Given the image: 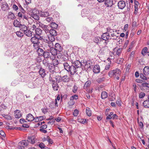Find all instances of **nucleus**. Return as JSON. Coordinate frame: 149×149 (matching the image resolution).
<instances>
[{
    "label": "nucleus",
    "mask_w": 149,
    "mask_h": 149,
    "mask_svg": "<svg viewBox=\"0 0 149 149\" xmlns=\"http://www.w3.org/2000/svg\"><path fill=\"white\" fill-rule=\"evenodd\" d=\"M121 73V70L118 69L111 70L108 73L109 76L110 77H113L114 79L118 80Z\"/></svg>",
    "instance_id": "1"
},
{
    "label": "nucleus",
    "mask_w": 149,
    "mask_h": 149,
    "mask_svg": "<svg viewBox=\"0 0 149 149\" xmlns=\"http://www.w3.org/2000/svg\"><path fill=\"white\" fill-rule=\"evenodd\" d=\"M43 39V37L42 36H40L39 37H37L34 36L31 38L30 40L31 42L33 44V46L34 48L38 46H39L40 42L39 40H41Z\"/></svg>",
    "instance_id": "2"
},
{
    "label": "nucleus",
    "mask_w": 149,
    "mask_h": 149,
    "mask_svg": "<svg viewBox=\"0 0 149 149\" xmlns=\"http://www.w3.org/2000/svg\"><path fill=\"white\" fill-rule=\"evenodd\" d=\"M110 36L108 34L107 32L103 33L101 36V42H102L103 44L102 47H105L108 42L107 41L110 38Z\"/></svg>",
    "instance_id": "3"
},
{
    "label": "nucleus",
    "mask_w": 149,
    "mask_h": 149,
    "mask_svg": "<svg viewBox=\"0 0 149 149\" xmlns=\"http://www.w3.org/2000/svg\"><path fill=\"white\" fill-rule=\"evenodd\" d=\"M28 142L27 140H23L19 142L18 145V149H25V148L29 145Z\"/></svg>",
    "instance_id": "4"
},
{
    "label": "nucleus",
    "mask_w": 149,
    "mask_h": 149,
    "mask_svg": "<svg viewBox=\"0 0 149 149\" xmlns=\"http://www.w3.org/2000/svg\"><path fill=\"white\" fill-rule=\"evenodd\" d=\"M71 59V56H70ZM72 60V64L74 66H75L77 69L79 68H80L81 66H84L83 64L82 63H81L79 60H76V61H74L73 60L71 59Z\"/></svg>",
    "instance_id": "5"
},
{
    "label": "nucleus",
    "mask_w": 149,
    "mask_h": 149,
    "mask_svg": "<svg viewBox=\"0 0 149 149\" xmlns=\"http://www.w3.org/2000/svg\"><path fill=\"white\" fill-rule=\"evenodd\" d=\"M77 70V69L72 64V65L70 66L69 70L68 71V72H70L71 75H73L75 73H76Z\"/></svg>",
    "instance_id": "6"
},
{
    "label": "nucleus",
    "mask_w": 149,
    "mask_h": 149,
    "mask_svg": "<svg viewBox=\"0 0 149 149\" xmlns=\"http://www.w3.org/2000/svg\"><path fill=\"white\" fill-rule=\"evenodd\" d=\"M83 66H84L87 69L93 68V63L91 61L88 60L85 62L83 63Z\"/></svg>",
    "instance_id": "7"
},
{
    "label": "nucleus",
    "mask_w": 149,
    "mask_h": 149,
    "mask_svg": "<svg viewBox=\"0 0 149 149\" xmlns=\"http://www.w3.org/2000/svg\"><path fill=\"white\" fill-rule=\"evenodd\" d=\"M47 42H46L45 48L47 51H49V50L53 47V44L52 41H48L47 40H46Z\"/></svg>",
    "instance_id": "8"
},
{
    "label": "nucleus",
    "mask_w": 149,
    "mask_h": 149,
    "mask_svg": "<svg viewBox=\"0 0 149 149\" xmlns=\"http://www.w3.org/2000/svg\"><path fill=\"white\" fill-rule=\"evenodd\" d=\"M34 48L36 50V52L39 56H42L43 55V54L45 52L43 49L40 48L39 46Z\"/></svg>",
    "instance_id": "9"
},
{
    "label": "nucleus",
    "mask_w": 149,
    "mask_h": 149,
    "mask_svg": "<svg viewBox=\"0 0 149 149\" xmlns=\"http://www.w3.org/2000/svg\"><path fill=\"white\" fill-rule=\"evenodd\" d=\"M118 6L119 8L122 9L125 8L126 6L125 2L123 1H120L118 2Z\"/></svg>",
    "instance_id": "10"
},
{
    "label": "nucleus",
    "mask_w": 149,
    "mask_h": 149,
    "mask_svg": "<svg viewBox=\"0 0 149 149\" xmlns=\"http://www.w3.org/2000/svg\"><path fill=\"white\" fill-rule=\"evenodd\" d=\"M27 140L28 141L29 143H30L32 144H34L36 141L35 137L33 136H28Z\"/></svg>",
    "instance_id": "11"
},
{
    "label": "nucleus",
    "mask_w": 149,
    "mask_h": 149,
    "mask_svg": "<svg viewBox=\"0 0 149 149\" xmlns=\"http://www.w3.org/2000/svg\"><path fill=\"white\" fill-rule=\"evenodd\" d=\"M101 37H95L93 39V42L97 44L99 43L100 44V45L102 47L103 44L102 42H101Z\"/></svg>",
    "instance_id": "12"
},
{
    "label": "nucleus",
    "mask_w": 149,
    "mask_h": 149,
    "mask_svg": "<svg viewBox=\"0 0 149 149\" xmlns=\"http://www.w3.org/2000/svg\"><path fill=\"white\" fill-rule=\"evenodd\" d=\"M104 4L107 7H111L113 4V1L112 0H105Z\"/></svg>",
    "instance_id": "13"
},
{
    "label": "nucleus",
    "mask_w": 149,
    "mask_h": 149,
    "mask_svg": "<svg viewBox=\"0 0 149 149\" xmlns=\"http://www.w3.org/2000/svg\"><path fill=\"white\" fill-rule=\"evenodd\" d=\"M70 62L69 60H67V61H65L63 63V66L64 69L67 71L70 69V68L71 65H70Z\"/></svg>",
    "instance_id": "14"
},
{
    "label": "nucleus",
    "mask_w": 149,
    "mask_h": 149,
    "mask_svg": "<svg viewBox=\"0 0 149 149\" xmlns=\"http://www.w3.org/2000/svg\"><path fill=\"white\" fill-rule=\"evenodd\" d=\"M50 58L52 60V63L54 66H56L58 64V61L56 59H55V57L54 56H51L50 57Z\"/></svg>",
    "instance_id": "15"
},
{
    "label": "nucleus",
    "mask_w": 149,
    "mask_h": 149,
    "mask_svg": "<svg viewBox=\"0 0 149 149\" xmlns=\"http://www.w3.org/2000/svg\"><path fill=\"white\" fill-rule=\"evenodd\" d=\"M34 117L31 113H29L28 114L26 118V120H27L28 121H31L33 120L34 121Z\"/></svg>",
    "instance_id": "16"
},
{
    "label": "nucleus",
    "mask_w": 149,
    "mask_h": 149,
    "mask_svg": "<svg viewBox=\"0 0 149 149\" xmlns=\"http://www.w3.org/2000/svg\"><path fill=\"white\" fill-rule=\"evenodd\" d=\"M61 81L64 82H68L70 81V78L67 75H65L61 78Z\"/></svg>",
    "instance_id": "17"
},
{
    "label": "nucleus",
    "mask_w": 149,
    "mask_h": 149,
    "mask_svg": "<svg viewBox=\"0 0 149 149\" xmlns=\"http://www.w3.org/2000/svg\"><path fill=\"white\" fill-rule=\"evenodd\" d=\"M143 73L146 76H148L149 75V67L145 66L143 70Z\"/></svg>",
    "instance_id": "18"
},
{
    "label": "nucleus",
    "mask_w": 149,
    "mask_h": 149,
    "mask_svg": "<svg viewBox=\"0 0 149 149\" xmlns=\"http://www.w3.org/2000/svg\"><path fill=\"white\" fill-rule=\"evenodd\" d=\"M100 66L98 65H96L93 67V71L95 73H98L100 72Z\"/></svg>",
    "instance_id": "19"
},
{
    "label": "nucleus",
    "mask_w": 149,
    "mask_h": 149,
    "mask_svg": "<svg viewBox=\"0 0 149 149\" xmlns=\"http://www.w3.org/2000/svg\"><path fill=\"white\" fill-rule=\"evenodd\" d=\"M50 49L49 50V51L51 54V55H52L51 56H54L55 57V56L57 54V51L53 47Z\"/></svg>",
    "instance_id": "20"
},
{
    "label": "nucleus",
    "mask_w": 149,
    "mask_h": 149,
    "mask_svg": "<svg viewBox=\"0 0 149 149\" xmlns=\"http://www.w3.org/2000/svg\"><path fill=\"white\" fill-rule=\"evenodd\" d=\"M54 48L58 52L61 51L62 49V47L61 45L58 43H56L54 45Z\"/></svg>",
    "instance_id": "21"
},
{
    "label": "nucleus",
    "mask_w": 149,
    "mask_h": 149,
    "mask_svg": "<svg viewBox=\"0 0 149 149\" xmlns=\"http://www.w3.org/2000/svg\"><path fill=\"white\" fill-rule=\"evenodd\" d=\"M15 116L16 118H19L22 116L21 112L18 110H16L15 111Z\"/></svg>",
    "instance_id": "22"
},
{
    "label": "nucleus",
    "mask_w": 149,
    "mask_h": 149,
    "mask_svg": "<svg viewBox=\"0 0 149 149\" xmlns=\"http://www.w3.org/2000/svg\"><path fill=\"white\" fill-rule=\"evenodd\" d=\"M107 32L109 36L110 35H111V36H113L115 35L114 30L111 29L110 27H108L107 28Z\"/></svg>",
    "instance_id": "23"
},
{
    "label": "nucleus",
    "mask_w": 149,
    "mask_h": 149,
    "mask_svg": "<svg viewBox=\"0 0 149 149\" xmlns=\"http://www.w3.org/2000/svg\"><path fill=\"white\" fill-rule=\"evenodd\" d=\"M39 72V74L42 77H44L46 74L45 70L42 68H40Z\"/></svg>",
    "instance_id": "24"
},
{
    "label": "nucleus",
    "mask_w": 149,
    "mask_h": 149,
    "mask_svg": "<svg viewBox=\"0 0 149 149\" xmlns=\"http://www.w3.org/2000/svg\"><path fill=\"white\" fill-rule=\"evenodd\" d=\"M31 17H32L35 20H38L39 19V15H38V14H37L36 13L35 14L33 12L31 14Z\"/></svg>",
    "instance_id": "25"
},
{
    "label": "nucleus",
    "mask_w": 149,
    "mask_h": 149,
    "mask_svg": "<svg viewBox=\"0 0 149 149\" xmlns=\"http://www.w3.org/2000/svg\"><path fill=\"white\" fill-rule=\"evenodd\" d=\"M35 32L36 34L39 37L40 36H41L42 33V30L40 28H38L36 29L35 30Z\"/></svg>",
    "instance_id": "26"
},
{
    "label": "nucleus",
    "mask_w": 149,
    "mask_h": 149,
    "mask_svg": "<svg viewBox=\"0 0 149 149\" xmlns=\"http://www.w3.org/2000/svg\"><path fill=\"white\" fill-rule=\"evenodd\" d=\"M147 53H149V52H148V49L147 47H145L143 48L141 52V54L143 56H145Z\"/></svg>",
    "instance_id": "27"
},
{
    "label": "nucleus",
    "mask_w": 149,
    "mask_h": 149,
    "mask_svg": "<svg viewBox=\"0 0 149 149\" xmlns=\"http://www.w3.org/2000/svg\"><path fill=\"white\" fill-rule=\"evenodd\" d=\"M51 29L50 25H46L43 29L44 30L46 33H49Z\"/></svg>",
    "instance_id": "28"
},
{
    "label": "nucleus",
    "mask_w": 149,
    "mask_h": 149,
    "mask_svg": "<svg viewBox=\"0 0 149 149\" xmlns=\"http://www.w3.org/2000/svg\"><path fill=\"white\" fill-rule=\"evenodd\" d=\"M20 30L24 32V33L28 29L27 27L24 25H21L20 27Z\"/></svg>",
    "instance_id": "29"
},
{
    "label": "nucleus",
    "mask_w": 149,
    "mask_h": 149,
    "mask_svg": "<svg viewBox=\"0 0 149 149\" xmlns=\"http://www.w3.org/2000/svg\"><path fill=\"white\" fill-rule=\"evenodd\" d=\"M45 118V116H40L39 117H37L34 118V121L35 122H38L39 121L42 120Z\"/></svg>",
    "instance_id": "30"
},
{
    "label": "nucleus",
    "mask_w": 149,
    "mask_h": 149,
    "mask_svg": "<svg viewBox=\"0 0 149 149\" xmlns=\"http://www.w3.org/2000/svg\"><path fill=\"white\" fill-rule=\"evenodd\" d=\"M32 33L33 32L28 29L26 31L24 32V33L26 36L31 37L32 36Z\"/></svg>",
    "instance_id": "31"
},
{
    "label": "nucleus",
    "mask_w": 149,
    "mask_h": 149,
    "mask_svg": "<svg viewBox=\"0 0 149 149\" xmlns=\"http://www.w3.org/2000/svg\"><path fill=\"white\" fill-rule=\"evenodd\" d=\"M40 15L42 17H46L49 15V13L47 11L41 12L40 14Z\"/></svg>",
    "instance_id": "32"
},
{
    "label": "nucleus",
    "mask_w": 149,
    "mask_h": 149,
    "mask_svg": "<svg viewBox=\"0 0 149 149\" xmlns=\"http://www.w3.org/2000/svg\"><path fill=\"white\" fill-rule=\"evenodd\" d=\"M90 35L86 33H84L82 35V38L86 40H88L89 38Z\"/></svg>",
    "instance_id": "33"
},
{
    "label": "nucleus",
    "mask_w": 149,
    "mask_h": 149,
    "mask_svg": "<svg viewBox=\"0 0 149 149\" xmlns=\"http://www.w3.org/2000/svg\"><path fill=\"white\" fill-rule=\"evenodd\" d=\"M50 35L53 36H55L57 35V33L56 31L53 29H51L49 33Z\"/></svg>",
    "instance_id": "34"
},
{
    "label": "nucleus",
    "mask_w": 149,
    "mask_h": 149,
    "mask_svg": "<svg viewBox=\"0 0 149 149\" xmlns=\"http://www.w3.org/2000/svg\"><path fill=\"white\" fill-rule=\"evenodd\" d=\"M143 106L146 108H149V100H145L143 103Z\"/></svg>",
    "instance_id": "35"
},
{
    "label": "nucleus",
    "mask_w": 149,
    "mask_h": 149,
    "mask_svg": "<svg viewBox=\"0 0 149 149\" xmlns=\"http://www.w3.org/2000/svg\"><path fill=\"white\" fill-rule=\"evenodd\" d=\"M13 24L14 26L16 27H20V26L21 25L20 22L17 20H14Z\"/></svg>",
    "instance_id": "36"
},
{
    "label": "nucleus",
    "mask_w": 149,
    "mask_h": 149,
    "mask_svg": "<svg viewBox=\"0 0 149 149\" xmlns=\"http://www.w3.org/2000/svg\"><path fill=\"white\" fill-rule=\"evenodd\" d=\"M108 97L107 93L106 91H103L101 94V98L102 99H105Z\"/></svg>",
    "instance_id": "37"
},
{
    "label": "nucleus",
    "mask_w": 149,
    "mask_h": 149,
    "mask_svg": "<svg viewBox=\"0 0 149 149\" xmlns=\"http://www.w3.org/2000/svg\"><path fill=\"white\" fill-rule=\"evenodd\" d=\"M55 74L54 73H52L50 74L49 77V81H52L53 83H54L55 80L53 79V78H54L55 77Z\"/></svg>",
    "instance_id": "38"
},
{
    "label": "nucleus",
    "mask_w": 149,
    "mask_h": 149,
    "mask_svg": "<svg viewBox=\"0 0 149 149\" xmlns=\"http://www.w3.org/2000/svg\"><path fill=\"white\" fill-rule=\"evenodd\" d=\"M43 56L45 58H50L51 56L49 52L48 51L45 52L43 54Z\"/></svg>",
    "instance_id": "39"
},
{
    "label": "nucleus",
    "mask_w": 149,
    "mask_h": 149,
    "mask_svg": "<svg viewBox=\"0 0 149 149\" xmlns=\"http://www.w3.org/2000/svg\"><path fill=\"white\" fill-rule=\"evenodd\" d=\"M15 17V16L14 14L12 12H10L9 13V14L8 16V18L10 19H14Z\"/></svg>",
    "instance_id": "40"
},
{
    "label": "nucleus",
    "mask_w": 149,
    "mask_h": 149,
    "mask_svg": "<svg viewBox=\"0 0 149 149\" xmlns=\"http://www.w3.org/2000/svg\"><path fill=\"white\" fill-rule=\"evenodd\" d=\"M51 29H56L58 26V24L55 22H52L50 25Z\"/></svg>",
    "instance_id": "41"
},
{
    "label": "nucleus",
    "mask_w": 149,
    "mask_h": 149,
    "mask_svg": "<svg viewBox=\"0 0 149 149\" xmlns=\"http://www.w3.org/2000/svg\"><path fill=\"white\" fill-rule=\"evenodd\" d=\"M141 86L143 88H149V83L143 81V82L141 84Z\"/></svg>",
    "instance_id": "42"
},
{
    "label": "nucleus",
    "mask_w": 149,
    "mask_h": 149,
    "mask_svg": "<svg viewBox=\"0 0 149 149\" xmlns=\"http://www.w3.org/2000/svg\"><path fill=\"white\" fill-rule=\"evenodd\" d=\"M86 113L88 116H90L91 115V111L88 107L86 108Z\"/></svg>",
    "instance_id": "43"
},
{
    "label": "nucleus",
    "mask_w": 149,
    "mask_h": 149,
    "mask_svg": "<svg viewBox=\"0 0 149 149\" xmlns=\"http://www.w3.org/2000/svg\"><path fill=\"white\" fill-rule=\"evenodd\" d=\"M91 84V81H88L85 84L84 87V88H86L87 87L90 86Z\"/></svg>",
    "instance_id": "44"
},
{
    "label": "nucleus",
    "mask_w": 149,
    "mask_h": 149,
    "mask_svg": "<svg viewBox=\"0 0 149 149\" xmlns=\"http://www.w3.org/2000/svg\"><path fill=\"white\" fill-rule=\"evenodd\" d=\"M3 116L8 120H11L12 119V118L10 115L8 114H3Z\"/></svg>",
    "instance_id": "45"
},
{
    "label": "nucleus",
    "mask_w": 149,
    "mask_h": 149,
    "mask_svg": "<svg viewBox=\"0 0 149 149\" xmlns=\"http://www.w3.org/2000/svg\"><path fill=\"white\" fill-rule=\"evenodd\" d=\"M21 18L24 21H28L29 18L28 17L27 14H26L25 13H24L23 15V17Z\"/></svg>",
    "instance_id": "46"
},
{
    "label": "nucleus",
    "mask_w": 149,
    "mask_h": 149,
    "mask_svg": "<svg viewBox=\"0 0 149 149\" xmlns=\"http://www.w3.org/2000/svg\"><path fill=\"white\" fill-rule=\"evenodd\" d=\"M21 12H19L18 13V16L20 18H22L23 15L24 14V13H25V10H21Z\"/></svg>",
    "instance_id": "47"
},
{
    "label": "nucleus",
    "mask_w": 149,
    "mask_h": 149,
    "mask_svg": "<svg viewBox=\"0 0 149 149\" xmlns=\"http://www.w3.org/2000/svg\"><path fill=\"white\" fill-rule=\"evenodd\" d=\"M52 87L54 89V90L55 91H57L58 90V84L56 83L55 84L54 83H52Z\"/></svg>",
    "instance_id": "48"
},
{
    "label": "nucleus",
    "mask_w": 149,
    "mask_h": 149,
    "mask_svg": "<svg viewBox=\"0 0 149 149\" xmlns=\"http://www.w3.org/2000/svg\"><path fill=\"white\" fill-rule=\"evenodd\" d=\"M145 95V93L143 92H141L139 94V97L140 99L143 98Z\"/></svg>",
    "instance_id": "49"
},
{
    "label": "nucleus",
    "mask_w": 149,
    "mask_h": 149,
    "mask_svg": "<svg viewBox=\"0 0 149 149\" xmlns=\"http://www.w3.org/2000/svg\"><path fill=\"white\" fill-rule=\"evenodd\" d=\"M122 50L123 49L121 48H120L118 49L117 50L116 52V54L118 56L120 55L122 52Z\"/></svg>",
    "instance_id": "50"
},
{
    "label": "nucleus",
    "mask_w": 149,
    "mask_h": 149,
    "mask_svg": "<svg viewBox=\"0 0 149 149\" xmlns=\"http://www.w3.org/2000/svg\"><path fill=\"white\" fill-rule=\"evenodd\" d=\"M54 66L52 64H49L48 65V68L50 70V71H53L54 69Z\"/></svg>",
    "instance_id": "51"
},
{
    "label": "nucleus",
    "mask_w": 149,
    "mask_h": 149,
    "mask_svg": "<svg viewBox=\"0 0 149 149\" xmlns=\"http://www.w3.org/2000/svg\"><path fill=\"white\" fill-rule=\"evenodd\" d=\"M36 24L37 25H38L39 26L42 28L43 29L45 27L46 25H45L40 22H36Z\"/></svg>",
    "instance_id": "52"
},
{
    "label": "nucleus",
    "mask_w": 149,
    "mask_h": 149,
    "mask_svg": "<svg viewBox=\"0 0 149 149\" xmlns=\"http://www.w3.org/2000/svg\"><path fill=\"white\" fill-rule=\"evenodd\" d=\"M45 140L47 141L49 143L52 144L53 143L52 140L50 138L49 136H47L46 138H45Z\"/></svg>",
    "instance_id": "53"
},
{
    "label": "nucleus",
    "mask_w": 149,
    "mask_h": 149,
    "mask_svg": "<svg viewBox=\"0 0 149 149\" xmlns=\"http://www.w3.org/2000/svg\"><path fill=\"white\" fill-rule=\"evenodd\" d=\"M124 60L123 59V58H118L117 59L116 62L118 64H122Z\"/></svg>",
    "instance_id": "54"
},
{
    "label": "nucleus",
    "mask_w": 149,
    "mask_h": 149,
    "mask_svg": "<svg viewBox=\"0 0 149 149\" xmlns=\"http://www.w3.org/2000/svg\"><path fill=\"white\" fill-rule=\"evenodd\" d=\"M55 77L56 81L57 82L59 83L61 81V77L59 76H55Z\"/></svg>",
    "instance_id": "55"
},
{
    "label": "nucleus",
    "mask_w": 149,
    "mask_h": 149,
    "mask_svg": "<svg viewBox=\"0 0 149 149\" xmlns=\"http://www.w3.org/2000/svg\"><path fill=\"white\" fill-rule=\"evenodd\" d=\"M55 36L49 35L48 36V38L49 41H52V42L55 40Z\"/></svg>",
    "instance_id": "56"
},
{
    "label": "nucleus",
    "mask_w": 149,
    "mask_h": 149,
    "mask_svg": "<svg viewBox=\"0 0 149 149\" xmlns=\"http://www.w3.org/2000/svg\"><path fill=\"white\" fill-rule=\"evenodd\" d=\"M6 108V107L4 104H1L0 105V111L3 110Z\"/></svg>",
    "instance_id": "57"
},
{
    "label": "nucleus",
    "mask_w": 149,
    "mask_h": 149,
    "mask_svg": "<svg viewBox=\"0 0 149 149\" xmlns=\"http://www.w3.org/2000/svg\"><path fill=\"white\" fill-rule=\"evenodd\" d=\"M88 121V119H81L80 120L79 122L81 123L84 124L86 123H87Z\"/></svg>",
    "instance_id": "58"
},
{
    "label": "nucleus",
    "mask_w": 149,
    "mask_h": 149,
    "mask_svg": "<svg viewBox=\"0 0 149 149\" xmlns=\"http://www.w3.org/2000/svg\"><path fill=\"white\" fill-rule=\"evenodd\" d=\"M19 83V81L18 80H15L12 81L11 83V85L13 86H15Z\"/></svg>",
    "instance_id": "59"
},
{
    "label": "nucleus",
    "mask_w": 149,
    "mask_h": 149,
    "mask_svg": "<svg viewBox=\"0 0 149 149\" xmlns=\"http://www.w3.org/2000/svg\"><path fill=\"white\" fill-rule=\"evenodd\" d=\"M79 113V111L77 109H75L74 110V112H73V114L74 116H77Z\"/></svg>",
    "instance_id": "60"
},
{
    "label": "nucleus",
    "mask_w": 149,
    "mask_h": 149,
    "mask_svg": "<svg viewBox=\"0 0 149 149\" xmlns=\"http://www.w3.org/2000/svg\"><path fill=\"white\" fill-rule=\"evenodd\" d=\"M16 34L17 36L19 37H22L23 36V33H22L20 31H17L16 33Z\"/></svg>",
    "instance_id": "61"
},
{
    "label": "nucleus",
    "mask_w": 149,
    "mask_h": 149,
    "mask_svg": "<svg viewBox=\"0 0 149 149\" xmlns=\"http://www.w3.org/2000/svg\"><path fill=\"white\" fill-rule=\"evenodd\" d=\"M78 98V96L77 95H74L70 97V100H73L74 99L77 100Z\"/></svg>",
    "instance_id": "62"
},
{
    "label": "nucleus",
    "mask_w": 149,
    "mask_h": 149,
    "mask_svg": "<svg viewBox=\"0 0 149 149\" xmlns=\"http://www.w3.org/2000/svg\"><path fill=\"white\" fill-rule=\"evenodd\" d=\"M53 20V18L52 17H47L46 19V21L49 22L51 21H52Z\"/></svg>",
    "instance_id": "63"
},
{
    "label": "nucleus",
    "mask_w": 149,
    "mask_h": 149,
    "mask_svg": "<svg viewBox=\"0 0 149 149\" xmlns=\"http://www.w3.org/2000/svg\"><path fill=\"white\" fill-rule=\"evenodd\" d=\"M77 86L74 85L73 87L72 91L74 93H75L77 89Z\"/></svg>",
    "instance_id": "64"
}]
</instances>
